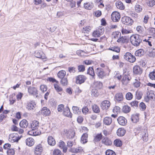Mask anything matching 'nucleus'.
Returning a JSON list of instances; mask_svg holds the SVG:
<instances>
[{
	"instance_id": "nucleus-1",
	"label": "nucleus",
	"mask_w": 155,
	"mask_h": 155,
	"mask_svg": "<svg viewBox=\"0 0 155 155\" xmlns=\"http://www.w3.org/2000/svg\"><path fill=\"white\" fill-rule=\"evenodd\" d=\"M39 127V123L36 120L33 121L31 124V128L32 130L28 132L29 135L36 136L40 135L41 132L37 130Z\"/></svg>"
},
{
	"instance_id": "nucleus-2",
	"label": "nucleus",
	"mask_w": 155,
	"mask_h": 155,
	"mask_svg": "<svg viewBox=\"0 0 155 155\" xmlns=\"http://www.w3.org/2000/svg\"><path fill=\"white\" fill-rule=\"evenodd\" d=\"M141 38V36L138 35H133L130 37V42L134 46H137L142 41Z\"/></svg>"
},
{
	"instance_id": "nucleus-3",
	"label": "nucleus",
	"mask_w": 155,
	"mask_h": 155,
	"mask_svg": "<svg viewBox=\"0 0 155 155\" xmlns=\"http://www.w3.org/2000/svg\"><path fill=\"white\" fill-rule=\"evenodd\" d=\"M130 74V73L129 72H126L124 71V76L121 80L123 84L126 85L129 83L131 79Z\"/></svg>"
},
{
	"instance_id": "nucleus-4",
	"label": "nucleus",
	"mask_w": 155,
	"mask_h": 155,
	"mask_svg": "<svg viewBox=\"0 0 155 155\" xmlns=\"http://www.w3.org/2000/svg\"><path fill=\"white\" fill-rule=\"evenodd\" d=\"M124 58L127 61L131 63H134L136 60L135 57L128 52H126L124 54Z\"/></svg>"
},
{
	"instance_id": "nucleus-5",
	"label": "nucleus",
	"mask_w": 155,
	"mask_h": 155,
	"mask_svg": "<svg viewBox=\"0 0 155 155\" xmlns=\"http://www.w3.org/2000/svg\"><path fill=\"white\" fill-rule=\"evenodd\" d=\"M104 32V28L102 26H99L98 29L94 31L93 33V36L95 37H99L103 34Z\"/></svg>"
},
{
	"instance_id": "nucleus-6",
	"label": "nucleus",
	"mask_w": 155,
	"mask_h": 155,
	"mask_svg": "<svg viewBox=\"0 0 155 155\" xmlns=\"http://www.w3.org/2000/svg\"><path fill=\"white\" fill-rule=\"evenodd\" d=\"M138 134L144 142H147L148 140V134L146 130L142 129L138 133Z\"/></svg>"
},
{
	"instance_id": "nucleus-7",
	"label": "nucleus",
	"mask_w": 155,
	"mask_h": 155,
	"mask_svg": "<svg viewBox=\"0 0 155 155\" xmlns=\"http://www.w3.org/2000/svg\"><path fill=\"white\" fill-rule=\"evenodd\" d=\"M63 134L68 138L72 139L74 138L75 135L74 132L72 130H64L63 132Z\"/></svg>"
},
{
	"instance_id": "nucleus-8",
	"label": "nucleus",
	"mask_w": 155,
	"mask_h": 155,
	"mask_svg": "<svg viewBox=\"0 0 155 155\" xmlns=\"http://www.w3.org/2000/svg\"><path fill=\"white\" fill-rule=\"evenodd\" d=\"M28 92L29 95L35 96L37 97H38V91L37 89L34 87H28Z\"/></svg>"
},
{
	"instance_id": "nucleus-9",
	"label": "nucleus",
	"mask_w": 155,
	"mask_h": 155,
	"mask_svg": "<svg viewBox=\"0 0 155 155\" xmlns=\"http://www.w3.org/2000/svg\"><path fill=\"white\" fill-rule=\"evenodd\" d=\"M123 23L127 25H131L133 23V21L132 19L128 17H124L122 18Z\"/></svg>"
},
{
	"instance_id": "nucleus-10",
	"label": "nucleus",
	"mask_w": 155,
	"mask_h": 155,
	"mask_svg": "<svg viewBox=\"0 0 155 155\" xmlns=\"http://www.w3.org/2000/svg\"><path fill=\"white\" fill-rule=\"evenodd\" d=\"M76 82L77 84H81L84 83L86 79L85 76L84 75H80L76 78Z\"/></svg>"
},
{
	"instance_id": "nucleus-11",
	"label": "nucleus",
	"mask_w": 155,
	"mask_h": 155,
	"mask_svg": "<svg viewBox=\"0 0 155 155\" xmlns=\"http://www.w3.org/2000/svg\"><path fill=\"white\" fill-rule=\"evenodd\" d=\"M43 151V148L41 144L36 146L34 151V153L36 155H40Z\"/></svg>"
},
{
	"instance_id": "nucleus-12",
	"label": "nucleus",
	"mask_w": 155,
	"mask_h": 155,
	"mask_svg": "<svg viewBox=\"0 0 155 155\" xmlns=\"http://www.w3.org/2000/svg\"><path fill=\"white\" fill-rule=\"evenodd\" d=\"M18 134H12L9 135V141L12 143L17 142L19 140Z\"/></svg>"
},
{
	"instance_id": "nucleus-13",
	"label": "nucleus",
	"mask_w": 155,
	"mask_h": 155,
	"mask_svg": "<svg viewBox=\"0 0 155 155\" xmlns=\"http://www.w3.org/2000/svg\"><path fill=\"white\" fill-rule=\"evenodd\" d=\"M110 106V102L107 100L103 101L101 104V108L104 110L107 109Z\"/></svg>"
},
{
	"instance_id": "nucleus-14",
	"label": "nucleus",
	"mask_w": 155,
	"mask_h": 155,
	"mask_svg": "<svg viewBox=\"0 0 155 155\" xmlns=\"http://www.w3.org/2000/svg\"><path fill=\"white\" fill-rule=\"evenodd\" d=\"M147 100L150 99L155 100V92L153 91H150L147 92Z\"/></svg>"
},
{
	"instance_id": "nucleus-15",
	"label": "nucleus",
	"mask_w": 155,
	"mask_h": 155,
	"mask_svg": "<svg viewBox=\"0 0 155 155\" xmlns=\"http://www.w3.org/2000/svg\"><path fill=\"white\" fill-rule=\"evenodd\" d=\"M51 112L50 110L46 107H44L41 110V113L45 116H49Z\"/></svg>"
},
{
	"instance_id": "nucleus-16",
	"label": "nucleus",
	"mask_w": 155,
	"mask_h": 155,
	"mask_svg": "<svg viewBox=\"0 0 155 155\" xmlns=\"http://www.w3.org/2000/svg\"><path fill=\"white\" fill-rule=\"evenodd\" d=\"M117 120L118 123L121 125L124 126L127 123V120L123 117H119Z\"/></svg>"
},
{
	"instance_id": "nucleus-17",
	"label": "nucleus",
	"mask_w": 155,
	"mask_h": 155,
	"mask_svg": "<svg viewBox=\"0 0 155 155\" xmlns=\"http://www.w3.org/2000/svg\"><path fill=\"white\" fill-rule=\"evenodd\" d=\"M96 73L100 78H102L105 75L103 70L101 68H97Z\"/></svg>"
},
{
	"instance_id": "nucleus-18",
	"label": "nucleus",
	"mask_w": 155,
	"mask_h": 155,
	"mask_svg": "<svg viewBox=\"0 0 155 155\" xmlns=\"http://www.w3.org/2000/svg\"><path fill=\"white\" fill-rule=\"evenodd\" d=\"M35 102L33 101H31L28 103L26 108L29 110H31L35 108Z\"/></svg>"
},
{
	"instance_id": "nucleus-19",
	"label": "nucleus",
	"mask_w": 155,
	"mask_h": 155,
	"mask_svg": "<svg viewBox=\"0 0 155 155\" xmlns=\"http://www.w3.org/2000/svg\"><path fill=\"white\" fill-rule=\"evenodd\" d=\"M63 113L65 116L70 118L72 117V114L70 112V109L68 107H67L64 109Z\"/></svg>"
},
{
	"instance_id": "nucleus-20",
	"label": "nucleus",
	"mask_w": 155,
	"mask_h": 155,
	"mask_svg": "<svg viewBox=\"0 0 155 155\" xmlns=\"http://www.w3.org/2000/svg\"><path fill=\"white\" fill-rule=\"evenodd\" d=\"M133 72L135 74H140L142 73V71L139 66L136 65L134 67Z\"/></svg>"
},
{
	"instance_id": "nucleus-21",
	"label": "nucleus",
	"mask_w": 155,
	"mask_h": 155,
	"mask_svg": "<svg viewBox=\"0 0 155 155\" xmlns=\"http://www.w3.org/2000/svg\"><path fill=\"white\" fill-rule=\"evenodd\" d=\"M25 141L26 145L29 146H33L35 143L34 139L31 137L27 138Z\"/></svg>"
},
{
	"instance_id": "nucleus-22",
	"label": "nucleus",
	"mask_w": 155,
	"mask_h": 155,
	"mask_svg": "<svg viewBox=\"0 0 155 155\" xmlns=\"http://www.w3.org/2000/svg\"><path fill=\"white\" fill-rule=\"evenodd\" d=\"M88 135L87 134H84L81 138V142L83 144H84L87 142Z\"/></svg>"
},
{
	"instance_id": "nucleus-23",
	"label": "nucleus",
	"mask_w": 155,
	"mask_h": 155,
	"mask_svg": "<svg viewBox=\"0 0 155 155\" xmlns=\"http://www.w3.org/2000/svg\"><path fill=\"white\" fill-rule=\"evenodd\" d=\"M103 143L107 146H110L112 144L111 140L107 137L103 139L102 141Z\"/></svg>"
},
{
	"instance_id": "nucleus-24",
	"label": "nucleus",
	"mask_w": 155,
	"mask_h": 155,
	"mask_svg": "<svg viewBox=\"0 0 155 155\" xmlns=\"http://www.w3.org/2000/svg\"><path fill=\"white\" fill-rule=\"evenodd\" d=\"M94 4L92 2H87L84 4V8L87 9H91L94 7Z\"/></svg>"
},
{
	"instance_id": "nucleus-25",
	"label": "nucleus",
	"mask_w": 155,
	"mask_h": 155,
	"mask_svg": "<svg viewBox=\"0 0 155 155\" xmlns=\"http://www.w3.org/2000/svg\"><path fill=\"white\" fill-rule=\"evenodd\" d=\"M71 151L72 152L77 153L82 152L83 149L82 147H79L76 148H72L71 149Z\"/></svg>"
},
{
	"instance_id": "nucleus-26",
	"label": "nucleus",
	"mask_w": 155,
	"mask_h": 155,
	"mask_svg": "<svg viewBox=\"0 0 155 155\" xmlns=\"http://www.w3.org/2000/svg\"><path fill=\"white\" fill-rule=\"evenodd\" d=\"M19 125L21 128H26L28 125V123L26 120H23L20 122Z\"/></svg>"
},
{
	"instance_id": "nucleus-27",
	"label": "nucleus",
	"mask_w": 155,
	"mask_h": 155,
	"mask_svg": "<svg viewBox=\"0 0 155 155\" xmlns=\"http://www.w3.org/2000/svg\"><path fill=\"white\" fill-rule=\"evenodd\" d=\"M126 132L125 130L123 128H120L117 130V135L119 136H124Z\"/></svg>"
},
{
	"instance_id": "nucleus-28",
	"label": "nucleus",
	"mask_w": 155,
	"mask_h": 155,
	"mask_svg": "<svg viewBox=\"0 0 155 155\" xmlns=\"http://www.w3.org/2000/svg\"><path fill=\"white\" fill-rule=\"evenodd\" d=\"M112 121V120L111 117H106L104 119V123L105 124L108 125H110Z\"/></svg>"
},
{
	"instance_id": "nucleus-29",
	"label": "nucleus",
	"mask_w": 155,
	"mask_h": 155,
	"mask_svg": "<svg viewBox=\"0 0 155 155\" xmlns=\"http://www.w3.org/2000/svg\"><path fill=\"white\" fill-rule=\"evenodd\" d=\"M35 56L36 57L44 59L46 58L45 54L42 52H38L35 53Z\"/></svg>"
},
{
	"instance_id": "nucleus-30",
	"label": "nucleus",
	"mask_w": 155,
	"mask_h": 155,
	"mask_svg": "<svg viewBox=\"0 0 155 155\" xmlns=\"http://www.w3.org/2000/svg\"><path fill=\"white\" fill-rule=\"evenodd\" d=\"M48 143L49 145L54 146L56 142L52 137L50 136L48 138Z\"/></svg>"
},
{
	"instance_id": "nucleus-31",
	"label": "nucleus",
	"mask_w": 155,
	"mask_h": 155,
	"mask_svg": "<svg viewBox=\"0 0 155 155\" xmlns=\"http://www.w3.org/2000/svg\"><path fill=\"white\" fill-rule=\"evenodd\" d=\"M123 95L122 93H119L117 94V102H121L123 101Z\"/></svg>"
},
{
	"instance_id": "nucleus-32",
	"label": "nucleus",
	"mask_w": 155,
	"mask_h": 155,
	"mask_svg": "<svg viewBox=\"0 0 155 155\" xmlns=\"http://www.w3.org/2000/svg\"><path fill=\"white\" fill-rule=\"evenodd\" d=\"M144 51L142 49H140L137 50L135 53L136 56H141L144 54Z\"/></svg>"
},
{
	"instance_id": "nucleus-33",
	"label": "nucleus",
	"mask_w": 155,
	"mask_h": 155,
	"mask_svg": "<svg viewBox=\"0 0 155 155\" xmlns=\"http://www.w3.org/2000/svg\"><path fill=\"white\" fill-rule=\"evenodd\" d=\"M87 73L92 76L93 78H94L95 74L92 67H89L88 69Z\"/></svg>"
},
{
	"instance_id": "nucleus-34",
	"label": "nucleus",
	"mask_w": 155,
	"mask_h": 155,
	"mask_svg": "<svg viewBox=\"0 0 155 155\" xmlns=\"http://www.w3.org/2000/svg\"><path fill=\"white\" fill-rule=\"evenodd\" d=\"M147 54L149 57H155V49L150 50L149 51H147Z\"/></svg>"
},
{
	"instance_id": "nucleus-35",
	"label": "nucleus",
	"mask_w": 155,
	"mask_h": 155,
	"mask_svg": "<svg viewBox=\"0 0 155 155\" xmlns=\"http://www.w3.org/2000/svg\"><path fill=\"white\" fill-rule=\"evenodd\" d=\"M66 74V72L64 71H59L58 74V76L59 78H62L65 76Z\"/></svg>"
},
{
	"instance_id": "nucleus-36",
	"label": "nucleus",
	"mask_w": 155,
	"mask_h": 155,
	"mask_svg": "<svg viewBox=\"0 0 155 155\" xmlns=\"http://www.w3.org/2000/svg\"><path fill=\"white\" fill-rule=\"evenodd\" d=\"M102 138V135L101 134H97L95 137L94 140V142L96 143L100 141Z\"/></svg>"
},
{
	"instance_id": "nucleus-37",
	"label": "nucleus",
	"mask_w": 155,
	"mask_h": 155,
	"mask_svg": "<svg viewBox=\"0 0 155 155\" xmlns=\"http://www.w3.org/2000/svg\"><path fill=\"white\" fill-rule=\"evenodd\" d=\"M76 54L78 56L83 57L86 56L87 53L81 50H78L77 51Z\"/></svg>"
},
{
	"instance_id": "nucleus-38",
	"label": "nucleus",
	"mask_w": 155,
	"mask_h": 155,
	"mask_svg": "<svg viewBox=\"0 0 155 155\" xmlns=\"http://www.w3.org/2000/svg\"><path fill=\"white\" fill-rule=\"evenodd\" d=\"M142 96V93L139 91H137L136 92L135 97L137 100H140Z\"/></svg>"
},
{
	"instance_id": "nucleus-39",
	"label": "nucleus",
	"mask_w": 155,
	"mask_h": 155,
	"mask_svg": "<svg viewBox=\"0 0 155 155\" xmlns=\"http://www.w3.org/2000/svg\"><path fill=\"white\" fill-rule=\"evenodd\" d=\"M72 110L74 113L75 114H79L81 113V110H79V107L77 106H73Z\"/></svg>"
},
{
	"instance_id": "nucleus-40",
	"label": "nucleus",
	"mask_w": 155,
	"mask_h": 155,
	"mask_svg": "<svg viewBox=\"0 0 155 155\" xmlns=\"http://www.w3.org/2000/svg\"><path fill=\"white\" fill-rule=\"evenodd\" d=\"M91 29V27L89 26H87L85 28H83V29H82V32L84 33H88Z\"/></svg>"
},
{
	"instance_id": "nucleus-41",
	"label": "nucleus",
	"mask_w": 155,
	"mask_h": 155,
	"mask_svg": "<svg viewBox=\"0 0 155 155\" xmlns=\"http://www.w3.org/2000/svg\"><path fill=\"white\" fill-rule=\"evenodd\" d=\"M130 110V108L127 105L124 106L122 108L123 111L125 113H128Z\"/></svg>"
},
{
	"instance_id": "nucleus-42",
	"label": "nucleus",
	"mask_w": 155,
	"mask_h": 155,
	"mask_svg": "<svg viewBox=\"0 0 155 155\" xmlns=\"http://www.w3.org/2000/svg\"><path fill=\"white\" fill-rule=\"evenodd\" d=\"M93 111L95 113H98L100 112V109L96 105L94 104L92 107Z\"/></svg>"
},
{
	"instance_id": "nucleus-43",
	"label": "nucleus",
	"mask_w": 155,
	"mask_h": 155,
	"mask_svg": "<svg viewBox=\"0 0 155 155\" xmlns=\"http://www.w3.org/2000/svg\"><path fill=\"white\" fill-rule=\"evenodd\" d=\"M149 76L150 79L155 80V69L153 71L150 72L149 74Z\"/></svg>"
},
{
	"instance_id": "nucleus-44",
	"label": "nucleus",
	"mask_w": 155,
	"mask_h": 155,
	"mask_svg": "<svg viewBox=\"0 0 155 155\" xmlns=\"http://www.w3.org/2000/svg\"><path fill=\"white\" fill-rule=\"evenodd\" d=\"M151 37H149L148 39H145L143 40L144 42H145V44L147 45H148L149 46H152L151 43Z\"/></svg>"
},
{
	"instance_id": "nucleus-45",
	"label": "nucleus",
	"mask_w": 155,
	"mask_h": 155,
	"mask_svg": "<svg viewBox=\"0 0 155 155\" xmlns=\"http://www.w3.org/2000/svg\"><path fill=\"white\" fill-rule=\"evenodd\" d=\"M117 4V8L121 10H123L124 9V6L121 2L118 1Z\"/></svg>"
},
{
	"instance_id": "nucleus-46",
	"label": "nucleus",
	"mask_w": 155,
	"mask_h": 155,
	"mask_svg": "<svg viewBox=\"0 0 155 155\" xmlns=\"http://www.w3.org/2000/svg\"><path fill=\"white\" fill-rule=\"evenodd\" d=\"M140 82L137 79H135L133 82V84L134 86L136 88H137L140 86Z\"/></svg>"
},
{
	"instance_id": "nucleus-47",
	"label": "nucleus",
	"mask_w": 155,
	"mask_h": 155,
	"mask_svg": "<svg viewBox=\"0 0 155 155\" xmlns=\"http://www.w3.org/2000/svg\"><path fill=\"white\" fill-rule=\"evenodd\" d=\"M135 9L137 12H140L142 10V7L139 5H136L135 7Z\"/></svg>"
},
{
	"instance_id": "nucleus-48",
	"label": "nucleus",
	"mask_w": 155,
	"mask_h": 155,
	"mask_svg": "<svg viewBox=\"0 0 155 155\" xmlns=\"http://www.w3.org/2000/svg\"><path fill=\"white\" fill-rule=\"evenodd\" d=\"M132 121L133 123H137L139 121V118L138 116L136 115H133L131 117Z\"/></svg>"
},
{
	"instance_id": "nucleus-49",
	"label": "nucleus",
	"mask_w": 155,
	"mask_h": 155,
	"mask_svg": "<svg viewBox=\"0 0 155 155\" xmlns=\"http://www.w3.org/2000/svg\"><path fill=\"white\" fill-rule=\"evenodd\" d=\"M125 97L127 100H130L133 98V95L131 93L129 92L126 94Z\"/></svg>"
},
{
	"instance_id": "nucleus-50",
	"label": "nucleus",
	"mask_w": 155,
	"mask_h": 155,
	"mask_svg": "<svg viewBox=\"0 0 155 155\" xmlns=\"http://www.w3.org/2000/svg\"><path fill=\"white\" fill-rule=\"evenodd\" d=\"M61 79V84L63 86L67 85L68 83L67 78H65Z\"/></svg>"
},
{
	"instance_id": "nucleus-51",
	"label": "nucleus",
	"mask_w": 155,
	"mask_h": 155,
	"mask_svg": "<svg viewBox=\"0 0 155 155\" xmlns=\"http://www.w3.org/2000/svg\"><path fill=\"white\" fill-rule=\"evenodd\" d=\"M54 85L55 89L57 92H59L62 91L63 89L62 88L60 87L58 84H54Z\"/></svg>"
},
{
	"instance_id": "nucleus-52",
	"label": "nucleus",
	"mask_w": 155,
	"mask_h": 155,
	"mask_svg": "<svg viewBox=\"0 0 155 155\" xmlns=\"http://www.w3.org/2000/svg\"><path fill=\"white\" fill-rule=\"evenodd\" d=\"M111 18L114 22H116V11H114L111 15Z\"/></svg>"
},
{
	"instance_id": "nucleus-53",
	"label": "nucleus",
	"mask_w": 155,
	"mask_h": 155,
	"mask_svg": "<svg viewBox=\"0 0 155 155\" xmlns=\"http://www.w3.org/2000/svg\"><path fill=\"white\" fill-rule=\"evenodd\" d=\"M106 155H116L115 153L110 150H107L105 152Z\"/></svg>"
},
{
	"instance_id": "nucleus-54",
	"label": "nucleus",
	"mask_w": 155,
	"mask_h": 155,
	"mask_svg": "<svg viewBox=\"0 0 155 155\" xmlns=\"http://www.w3.org/2000/svg\"><path fill=\"white\" fill-rule=\"evenodd\" d=\"M92 95L94 97H97L98 95V93L97 90L95 89H93L91 91Z\"/></svg>"
},
{
	"instance_id": "nucleus-55",
	"label": "nucleus",
	"mask_w": 155,
	"mask_h": 155,
	"mask_svg": "<svg viewBox=\"0 0 155 155\" xmlns=\"http://www.w3.org/2000/svg\"><path fill=\"white\" fill-rule=\"evenodd\" d=\"M138 102L136 101H134L131 102L130 104L131 106L134 108L137 107L138 106Z\"/></svg>"
},
{
	"instance_id": "nucleus-56",
	"label": "nucleus",
	"mask_w": 155,
	"mask_h": 155,
	"mask_svg": "<svg viewBox=\"0 0 155 155\" xmlns=\"http://www.w3.org/2000/svg\"><path fill=\"white\" fill-rule=\"evenodd\" d=\"M139 107L141 110H144L146 109V106L144 103L141 102L140 104Z\"/></svg>"
},
{
	"instance_id": "nucleus-57",
	"label": "nucleus",
	"mask_w": 155,
	"mask_h": 155,
	"mask_svg": "<svg viewBox=\"0 0 155 155\" xmlns=\"http://www.w3.org/2000/svg\"><path fill=\"white\" fill-rule=\"evenodd\" d=\"M137 31L140 33L142 34L143 32V28L140 26H138L136 28Z\"/></svg>"
},
{
	"instance_id": "nucleus-58",
	"label": "nucleus",
	"mask_w": 155,
	"mask_h": 155,
	"mask_svg": "<svg viewBox=\"0 0 155 155\" xmlns=\"http://www.w3.org/2000/svg\"><path fill=\"white\" fill-rule=\"evenodd\" d=\"M61 152L58 149L54 150L53 152V155H61Z\"/></svg>"
},
{
	"instance_id": "nucleus-59",
	"label": "nucleus",
	"mask_w": 155,
	"mask_h": 155,
	"mask_svg": "<svg viewBox=\"0 0 155 155\" xmlns=\"http://www.w3.org/2000/svg\"><path fill=\"white\" fill-rule=\"evenodd\" d=\"M67 143L68 147L70 148L72 147L74 143V141L71 140L68 141Z\"/></svg>"
},
{
	"instance_id": "nucleus-60",
	"label": "nucleus",
	"mask_w": 155,
	"mask_h": 155,
	"mask_svg": "<svg viewBox=\"0 0 155 155\" xmlns=\"http://www.w3.org/2000/svg\"><path fill=\"white\" fill-rule=\"evenodd\" d=\"M85 69V67L84 65H80L78 67V70L79 72H83Z\"/></svg>"
},
{
	"instance_id": "nucleus-61",
	"label": "nucleus",
	"mask_w": 155,
	"mask_h": 155,
	"mask_svg": "<svg viewBox=\"0 0 155 155\" xmlns=\"http://www.w3.org/2000/svg\"><path fill=\"white\" fill-rule=\"evenodd\" d=\"M64 109V106L63 104H60L58 107V112H61Z\"/></svg>"
},
{
	"instance_id": "nucleus-62",
	"label": "nucleus",
	"mask_w": 155,
	"mask_h": 155,
	"mask_svg": "<svg viewBox=\"0 0 155 155\" xmlns=\"http://www.w3.org/2000/svg\"><path fill=\"white\" fill-rule=\"evenodd\" d=\"M8 155H14L15 154V151L14 149H10L7 151Z\"/></svg>"
},
{
	"instance_id": "nucleus-63",
	"label": "nucleus",
	"mask_w": 155,
	"mask_h": 155,
	"mask_svg": "<svg viewBox=\"0 0 155 155\" xmlns=\"http://www.w3.org/2000/svg\"><path fill=\"white\" fill-rule=\"evenodd\" d=\"M89 110L87 107L85 106L82 109V112L84 114H86L88 112Z\"/></svg>"
},
{
	"instance_id": "nucleus-64",
	"label": "nucleus",
	"mask_w": 155,
	"mask_h": 155,
	"mask_svg": "<svg viewBox=\"0 0 155 155\" xmlns=\"http://www.w3.org/2000/svg\"><path fill=\"white\" fill-rule=\"evenodd\" d=\"M40 89L42 92L45 91L47 90V87L46 86L44 85H42L40 86Z\"/></svg>"
}]
</instances>
